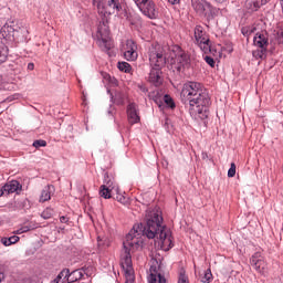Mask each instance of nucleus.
<instances>
[{
    "instance_id": "nucleus-29",
    "label": "nucleus",
    "mask_w": 283,
    "mask_h": 283,
    "mask_svg": "<svg viewBox=\"0 0 283 283\" xmlns=\"http://www.w3.org/2000/svg\"><path fill=\"white\" fill-rule=\"evenodd\" d=\"M117 67L119 72H125L126 74H129V72H132V65L127 62H118Z\"/></svg>"
},
{
    "instance_id": "nucleus-7",
    "label": "nucleus",
    "mask_w": 283,
    "mask_h": 283,
    "mask_svg": "<svg viewBox=\"0 0 283 283\" xmlns=\"http://www.w3.org/2000/svg\"><path fill=\"white\" fill-rule=\"evenodd\" d=\"M25 29H21V27L17 25L14 20H9L0 30V36L2 39H14V36H19V32H23Z\"/></svg>"
},
{
    "instance_id": "nucleus-36",
    "label": "nucleus",
    "mask_w": 283,
    "mask_h": 283,
    "mask_svg": "<svg viewBox=\"0 0 283 283\" xmlns=\"http://www.w3.org/2000/svg\"><path fill=\"white\" fill-rule=\"evenodd\" d=\"M20 229H22V232H23V233H28V231H33L34 226L28 224V226L21 227Z\"/></svg>"
},
{
    "instance_id": "nucleus-4",
    "label": "nucleus",
    "mask_w": 283,
    "mask_h": 283,
    "mask_svg": "<svg viewBox=\"0 0 283 283\" xmlns=\"http://www.w3.org/2000/svg\"><path fill=\"white\" fill-rule=\"evenodd\" d=\"M171 52L175 55V57H172V67L179 74L191 67V55L182 50L180 45H174Z\"/></svg>"
},
{
    "instance_id": "nucleus-38",
    "label": "nucleus",
    "mask_w": 283,
    "mask_h": 283,
    "mask_svg": "<svg viewBox=\"0 0 283 283\" xmlns=\"http://www.w3.org/2000/svg\"><path fill=\"white\" fill-rule=\"evenodd\" d=\"M158 280L156 279V274L150 273L148 276V283H156Z\"/></svg>"
},
{
    "instance_id": "nucleus-22",
    "label": "nucleus",
    "mask_w": 283,
    "mask_h": 283,
    "mask_svg": "<svg viewBox=\"0 0 283 283\" xmlns=\"http://www.w3.org/2000/svg\"><path fill=\"white\" fill-rule=\"evenodd\" d=\"M102 187H105L106 189H111L113 191H116L118 189L117 185L114 182V179L109 178V175L106 172L104 174V185Z\"/></svg>"
},
{
    "instance_id": "nucleus-28",
    "label": "nucleus",
    "mask_w": 283,
    "mask_h": 283,
    "mask_svg": "<svg viewBox=\"0 0 283 283\" xmlns=\"http://www.w3.org/2000/svg\"><path fill=\"white\" fill-rule=\"evenodd\" d=\"M8 61V48L3 42H0V64Z\"/></svg>"
},
{
    "instance_id": "nucleus-10",
    "label": "nucleus",
    "mask_w": 283,
    "mask_h": 283,
    "mask_svg": "<svg viewBox=\"0 0 283 283\" xmlns=\"http://www.w3.org/2000/svg\"><path fill=\"white\" fill-rule=\"evenodd\" d=\"M148 81L155 87H160L163 85V67L151 66Z\"/></svg>"
},
{
    "instance_id": "nucleus-54",
    "label": "nucleus",
    "mask_w": 283,
    "mask_h": 283,
    "mask_svg": "<svg viewBox=\"0 0 283 283\" xmlns=\"http://www.w3.org/2000/svg\"><path fill=\"white\" fill-rule=\"evenodd\" d=\"M217 1V3H224V1H227V0H216Z\"/></svg>"
},
{
    "instance_id": "nucleus-44",
    "label": "nucleus",
    "mask_w": 283,
    "mask_h": 283,
    "mask_svg": "<svg viewBox=\"0 0 283 283\" xmlns=\"http://www.w3.org/2000/svg\"><path fill=\"white\" fill-rule=\"evenodd\" d=\"M136 6H143V3H147V0H134Z\"/></svg>"
},
{
    "instance_id": "nucleus-43",
    "label": "nucleus",
    "mask_w": 283,
    "mask_h": 283,
    "mask_svg": "<svg viewBox=\"0 0 283 283\" xmlns=\"http://www.w3.org/2000/svg\"><path fill=\"white\" fill-rule=\"evenodd\" d=\"M158 283H167V279H165V276L163 274H158Z\"/></svg>"
},
{
    "instance_id": "nucleus-20",
    "label": "nucleus",
    "mask_w": 283,
    "mask_h": 283,
    "mask_svg": "<svg viewBox=\"0 0 283 283\" xmlns=\"http://www.w3.org/2000/svg\"><path fill=\"white\" fill-rule=\"evenodd\" d=\"M125 256L122 261V268L126 271V273L132 269V249H126Z\"/></svg>"
},
{
    "instance_id": "nucleus-50",
    "label": "nucleus",
    "mask_w": 283,
    "mask_h": 283,
    "mask_svg": "<svg viewBox=\"0 0 283 283\" xmlns=\"http://www.w3.org/2000/svg\"><path fill=\"white\" fill-rule=\"evenodd\" d=\"M15 233H17L18 235H21V233H23V230L20 228V229H18V230L15 231Z\"/></svg>"
},
{
    "instance_id": "nucleus-46",
    "label": "nucleus",
    "mask_w": 283,
    "mask_h": 283,
    "mask_svg": "<svg viewBox=\"0 0 283 283\" xmlns=\"http://www.w3.org/2000/svg\"><path fill=\"white\" fill-rule=\"evenodd\" d=\"M28 70H30V71L34 70V63H29L28 64Z\"/></svg>"
},
{
    "instance_id": "nucleus-27",
    "label": "nucleus",
    "mask_w": 283,
    "mask_h": 283,
    "mask_svg": "<svg viewBox=\"0 0 283 283\" xmlns=\"http://www.w3.org/2000/svg\"><path fill=\"white\" fill-rule=\"evenodd\" d=\"M19 240H21V239L17 235H12L9 238L4 237L1 239V244H3L4 247H11V244H17V242H19Z\"/></svg>"
},
{
    "instance_id": "nucleus-57",
    "label": "nucleus",
    "mask_w": 283,
    "mask_h": 283,
    "mask_svg": "<svg viewBox=\"0 0 283 283\" xmlns=\"http://www.w3.org/2000/svg\"><path fill=\"white\" fill-rule=\"evenodd\" d=\"M149 98H151V93L148 94Z\"/></svg>"
},
{
    "instance_id": "nucleus-1",
    "label": "nucleus",
    "mask_w": 283,
    "mask_h": 283,
    "mask_svg": "<svg viewBox=\"0 0 283 283\" xmlns=\"http://www.w3.org/2000/svg\"><path fill=\"white\" fill-rule=\"evenodd\" d=\"M137 235H146L148 240H154L159 235L161 249L164 251H169L174 247L171 241V235L167 231V227L163 226V214L159 212H150L146 219V223H138L134 226L133 230L126 234V240L123 242L124 250L130 249L136 251L140 247V240L136 238Z\"/></svg>"
},
{
    "instance_id": "nucleus-34",
    "label": "nucleus",
    "mask_w": 283,
    "mask_h": 283,
    "mask_svg": "<svg viewBox=\"0 0 283 283\" xmlns=\"http://www.w3.org/2000/svg\"><path fill=\"white\" fill-rule=\"evenodd\" d=\"M235 177V163H231L230 168L228 170V178Z\"/></svg>"
},
{
    "instance_id": "nucleus-42",
    "label": "nucleus",
    "mask_w": 283,
    "mask_h": 283,
    "mask_svg": "<svg viewBox=\"0 0 283 283\" xmlns=\"http://www.w3.org/2000/svg\"><path fill=\"white\" fill-rule=\"evenodd\" d=\"M60 222H62V224H67L70 222V219L65 216L60 217Z\"/></svg>"
},
{
    "instance_id": "nucleus-8",
    "label": "nucleus",
    "mask_w": 283,
    "mask_h": 283,
    "mask_svg": "<svg viewBox=\"0 0 283 283\" xmlns=\"http://www.w3.org/2000/svg\"><path fill=\"white\" fill-rule=\"evenodd\" d=\"M137 7H139L140 12H143V14L148 19H158V10L156 9V3L153 0L142 2V6Z\"/></svg>"
},
{
    "instance_id": "nucleus-47",
    "label": "nucleus",
    "mask_w": 283,
    "mask_h": 283,
    "mask_svg": "<svg viewBox=\"0 0 283 283\" xmlns=\"http://www.w3.org/2000/svg\"><path fill=\"white\" fill-rule=\"evenodd\" d=\"M77 271H81V273H85L87 275V268L78 269Z\"/></svg>"
},
{
    "instance_id": "nucleus-23",
    "label": "nucleus",
    "mask_w": 283,
    "mask_h": 283,
    "mask_svg": "<svg viewBox=\"0 0 283 283\" xmlns=\"http://www.w3.org/2000/svg\"><path fill=\"white\" fill-rule=\"evenodd\" d=\"M199 280L202 283L213 282V274L211 273V269H207L206 271L199 273Z\"/></svg>"
},
{
    "instance_id": "nucleus-53",
    "label": "nucleus",
    "mask_w": 283,
    "mask_h": 283,
    "mask_svg": "<svg viewBox=\"0 0 283 283\" xmlns=\"http://www.w3.org/2000/svg\"><path fill=\"white\" fill-rule=\"evenodd\" d=\"M3 193H6V190H3V187L0 189V198L1 196H3Z\"/></svg>"
},
{
    "instance_id": "nucleus-12",
    "label": "nucleus",
    "mask_w": 283,
    "mask_h": 283,
    "mask_svg": "<svg viewBox=\"0 0 283 283\" xmlns=\"http://www.w3.org/2000/svg\"><path fill=\"white\" fill-rule=\"evenodd\" d=\"M127 116L130 125H136V123H140V116H138V106L136 105V103L128 104Z\"/></svg>"
},
{
    "instance_id": "nucleus-55",
    "label": "nucleus",
    "mask_w": 283,
    "mask_h": 283,
    "mask_svg": "<svg viewBox=\"0 0 283 283\" xmlns=\"http://www.w3.org/2000/svg\"><path fill=\"white\" fill-rule=\"evenodd\" d=\"M108 114H109L111 116H113V115H114V111H108Z\"/></svg>"
},
{
    "instance_id": "nucleus-3",
    "label": "nucleus",
    "mask_w": 283,
    "mask_h": 283,
    "mask_svg": "<svg viewBox=\"0 0 283 283\" xmlns=\"http://www.w3.org/2000/svg\"><path fill=\"white\" fill-rule=\"evenodd\" d=\"M191 8L198 14V17H203L207 23H211L216 17L220 14V9L216 8L207 0H191Z\"/></svg>"
},
{
    "instance_id": "nucleus-49",
    "label": "nucleus",
    "mask_w": 283,
    "mask_h": 283,
    "mask_svg": "<svg viewBox=\"0 0 283 283\" xmlns=\"http://www.w3.org/2000/svg\"><path fill=\"white\" fill-rule=\"evenodd\" d=\"M241 32H242V34H243L244 36H247V34H249V31H247V29H242Z\"/></svg>"
},
{
    "instance_id": "nucleus-21",
    "label": "nucleus",
    "mask_w": 283,
    "mask_h": 283,
    "mask_svg": "<svg viewBox=\"0 0 283 283\" xmlns=\"http://www.w3.org/2000/svg\"><path fill=\"white\" fill-rule=\"evenodd\" d=\"M207 39V32H205V28L202 25L197 24L195 27V41L196 43Z\"/></svg>"
},
{
    "instance_id": "nucleus-13",
    "label": "nucleus",
    "mask_w": 283,
    "mask_h": 283,
    "mask_svg": "<svg viewBox=\"0 0 283 283\" xmlns=\"http://www.w3.org/2000/svg\"><path fill=\"white\" fill-rule=\"evenodd\" d=\"M253 44L255 48H262L269 50V36L266 35V32H258L255 33L253 38Z\"/></svg>"
},
{
    "instance_id": "nucleus-31",
    "label": "nucleus",
    "mask_w": 283,
    "mask_h": 283,
    "mask_svg": "<svg viewBox=\"0 0 283 283\" xmlns=\"http://www.w3.org/2000/svg\"><path fill=\"white\" fill-rule=\"evenodd\" d=\"M52 216H54V210L52 208H46L41 213V218H43V220H50V218H52Z\"/></svg>"
},
{
    "instance_id": "nucleus-18",
    "label": "nucleus",
    "mask_w": 283,
    "mask_h": 283,
    "mask_svg": "<svg viewBox=\"0 0 283 283\" xmlns=\"http://www.w3.org/2000/svg\"><path fill=\"white\" fill-rule=\"evenodd\" d=\"M83 272H81V270H74L72 272H70L69 269V273H66L64 275V277H66V282L67 283H74V282H78V280H83Z\"/></svg>"
},
{
    "instance_id": "nucleus-26",
    "label": "nucleus",
    "mask_w": 283,
    "mask_h": 283,
    "mask_svg": "<svg viewBox=\"0 0 283 283\" xmlns=\"http://www.w3.org/2000/svg\"><path fill=\"white\" fill-rule=\"evenodd\" d=\"M99 196L101 198H104L105 200H109V198H113L114 190H111L109 188H105V186L99 187Z\"/></svg>"
},
{
    "instance_id": "nucleus-24",
    "label": "nucleus",
    "mask_w": 283,
    "mask_h": 283,
    "mask_svg": "<svg viewBox=\"0 0 283 283\" xmlns=\"http://www.w3.org/2000/svg\"><path fill=\"white\" fill-rule=\"evenodd\" d=\"M113 199L117 200V202H120V205H127V197L120 192V188H116L113 192Z\"/></svg>"
},
{
    "instance_id": "nucleus-39",
    "label": "nucleus",
    "mask_w": 283,
    "mask_h": 283,
    "mask_svg": "<svg viewBox=\"0 0 283 283\" xmlns=\"http://www.w3.org/2000/svg\"><path fill=\"white\" fill-rule=\"evenodd\" d=\"M138 90L140 92H143V94H147V92H149V90L147 88V86L143 85V84H139L138 85Z\"/></svg>"
},
{
    "instance_id": "nucleus-45",
    "label": "nucleus",
    "mask_w": 283,
    "mask_h": 283,
    "mask_svg": "<svg viewBox=\"0 0 283 283\" xmlns=\"http://www.w3.org/2000/svg\"><path fill=\"white\" fill-rule=\"evenodd\" d=\"M168 3H171V6H176L180 3V0H168Z\"/></svg>"
},
{
    "instance_id": "nucleus-15",
    "label": "nucleus",
    "mask_w": 283,
    "mask_h": 283,
    "mask_svg": "<svg viewBox=\"0 0 283 283\" xmlns=\"http://www.w3.org/2000/svg\"><path fill=\"white\" fill-rule=\"evenodd\" d=\"M21 189H23V186H21L17 180H11L3 186V191L7 193V196H10V193H15V191H21Z\"/></svg>"
},
{
    "instance_id": "nucleus-33",
    "label": "nucleus",
    "mask_w": 283,
    "mask_h": 283,
    "mask_svg": "<svg viewBox=\"0 0 283 283\" xmlns=\"http://www.w3.org/2000/svg\"><path fill=\"white\" fill-rule=\"evenodd\" d=\"M33 147H35V149H39V147H48V142L43 139H36L33 142Z\"/></svg>"
},
{
    "instance_id": "nucleus-16",
    "label": "nucleus",
    "mask_w": 283,
    "mask_h": 283,
    "mask_svg": "<svg viewBox=\"0 0 283 283\" xmlns=\"http://www.w3.org/2000/svg\"><path fill=\"white\" fill-rule=\"evenodd\" d=\"M269 0H247V8L252 10V12H258L262 8V6H266Z\"/></svg>"
},
{
    "instance_id": "nucleus-56",
    "label": "nucleus",
    "mask_w": 283,
    "mask_h": 283,
    "mask_svg": "<svg viewBox=\"0 0 283 283\" xmlns=\"http://www.w3.org/2000/svg\"><path fill=\"white\" fill-rule=\"evenodd\" d=\"M150 271H154V272H156V268L154 269V268H150Z\"/></svg>"
},
{
    "instance_id": "nucleus-17",
    "label": "nucleus",
    "mask_w": 283,
    "mask_h": 283,
    "mask_svg": "<svg viewBox=\"0 0 283 283\" xmlns=\"http://www.w3.org/2000/svg\"><path fill=\"white\" fill-rule=\"evenodd\" d=\"M197 45L205 52V54H213V52H216V50L211 48V40H209V38L200 40L197 42Z\"/></svg>"
},
{
    "instance_id": "nucleus-58",
    "label": "nucleus",
    "mask_w": 283,
    "mask_h": 283,
    "mask_svg": "<svg viewBox=\"0 0 283 283\" xmlns=\"http://www.w3.org/2000/svg\"><path fill=\"white\" fill-rule=\"evenodd\" d=\"M155 103H158V99H157V98H155Z\"/></svg>"
},
{
    "instance_id": "nucleus-5",
    "label": "nucleus",
    "mask_w": 283,
    "mask_h": 283,
    "mask_svg": "<svg viewBox=\"0 0 283 283\" xmlns=\"http://www.w3.org/2000/svg\"><path fill=\"white\" fill-rule=\"evenodd\" d=\"M97 43L103 52H106L108 56H112L109 51L114 48L112 38H109V27L103 22L97 29Z\"/></svg>"
},
{
    "instance_id": "nucleus-40",
    "label": "nucleus",
    "mask_w": 283,
    "mask_h": 283,
    "mask_svg": "<svg viewBox=\"0 0 283 283\" xmlns=\"http://www.w3.org/2000/svg\"><path fill=\"white\" fill-rule=\"evenodd\" d=\"M118 2H120L119 0H108L107 2V8H112L113 6H116Z\"/></svg>"
},
{
    "instance_id": "nucleus-11",
    "label": "nucleus",
    "mask_w": 283,
    "mask_h": 283,
    "mask_svg": "<svg viewBox=\"0 0 283 283\" xmlns=\"http://www.w3.org/2000/svg\"><path fill=\"white\" fill-rule=\"evenodd\" d=\"M92 3L102 19H107V17L114 14V12L107 10V2L105 0H92Z\"/></svg>"
},
{
    "instance_id": "nucleus-32",
    "label": "nucleus",
    "mask_w": 283,
    "mask_h": 283,
    "mask_svg": "<svg viewBox=\"0 0 283 283\" xmlns=\"http://www.w3.org/2000/svg\"><path fill=\"white\" fill-rule=\"evenodd\" d=\"M275 40L279 45H283V25H281L279 31L276 32Z\"/></svg>"
},
{
    "instance_id": "nucleus-41",
    "label": "nucleus",
    "mask_w": 283,
    "mask_h": 283,
    "mask_svg": "<svg viewBox=\"0 0 283 283\" xmlns=\"http://www.w3.org/2000/svg\"><path fill=\"white\" fill-rule=\"evenodd\" d=\"M112 8L113 10H116V12H120V10H123V6H120V2H117Z\"/></svg>"
},
{
    "instance_id": "nucleus-6",
    "label": "nucleus",
    "mask_w": 283,
    "mask_h": 283,
    "mask_svg": "<svg viewBox=\"0 0 283 283\" xmlns=\"http://www.w3.org/2000/svg\"><path fill=\"white\" fill-rule=\"evenodd\" d=\"M167 50L168 46H160L157 44L155 49L149 52V62L154 67H165L167 65Z\"/></svg>"
},
{
    "instance_id": "nucleus-9",
    "label": "nucleus",
    "mask_w": 283,
    "mask_h": 283,
    "mask_svg": "<svg viewBox=\"0 0 283 283\" xmlns=\"http://www.w3.org/2000/svg\"><path fill=\"white\" fill-rule=\"evenodd\" d=\"M250 264L258 271V273L263 274L264 271H266V261L264 260L262 252H255L250 259Z\"/></svg>"
},
{
    "instance_id": "nucleus-14",
    "label": "nucleus",
    "mask_w": 283,
    "mask_h": 283,
    "mask_svg": "<svg viewBox=\"0 0 283 283\" xmlns=\"http://www.w3.org/2000/svg\"><path fill=\"white\" fill-rule=\"evenodd\" d=\"M137 46L134 41H127V51L124 53L126 61H136L138 53L136 52Z\"/></svg>"
},
{
    "instance_id": "nucleus-25",
    "label": "nucleus",
    "mask_w": 283,
    "mask_h": 283,
    "mask_svg": "<svg viewBox=\"0 0 283 283\" xmlns=\"http://www.w3.org/2000/svg\"><path fill=\"white\" fill-rule=\"evenodd\" d=\"M269 52V49H262V48H259L256 50H254L252 52V56L256 60H261V61H264V59H266V54Z\"/></svg>"
},
{
    "instance_id": "nucleus-51",
    "label": "nucleus",
    "mask_w": 283,
    "mask_h": 283,
    "mask_svg": "<svg viewBox=\"0 0 283 283\" xmlns=\"http://www.w3.org/2000/svg\"><path fill=\"white\" fill-rule=\"evenodd\" d=\"M6 277V274H3L2 272H0V283L2 282V280Z\"/></svg>"
},
{
    "instance_id": "nucleus-35",
    "label": "nucleus",
    "mask_w": 283,
    "mask_h": 283,
    "mask_svg": "<svg viewBox=\"0 0 283 283\" xmlns=\"http://www.w3.org/2000/svg\"><path fill=\"white\" fill-rule=\"evenodd\" d=\"M205 61L208 65H210V67H216V60H213V57L206 55Z\"/></svg>"
},
{
    "instance_id": "nucleus-30",
    "label": "nucleus",
    "mask_w": 283,
    "mask_h": 283,
    "mask_svg": "<svg viewBox=\"0 0 283 283\" xmlns=\"http://www.w3.org/2000/svg\"><path fill=\"white\" fill-rule=\"evenodd\" d=\"M164 103H166L167 107H170V109L176 108V102H174V98H171L169 94L164 95Z\"/></svg>"
},
{
    "instance_id": "nucleus-19",
    "label": "nucleus",
    "mask_w": 283,
    "mask_h": 283,
    "mask_svg": "<svg viewBox=\"0 0 283 283\" xmlns=\"http://www.w3.org/2000/svg\"><path fill=\"white\" fill-rule=\"evenodd\" d=\"M52 192H54V186L48 185L43 188L40 197V202H48V200H51Z\"/></svg>"
},
{
    "instance_id": "nucleus-37",
    "label": "nucleus",
    "mask_w": 283,
    "mask_h": 283,
    "mask_svg": "<svg viewBox=\"0 0 283 283\" xmlns=\"http://www.w3.org/2000/svg\"><path fill=\"white\" fill-rule=\"evenodd\" d=\"M115 103L117 105H124L125 101L123 99V95H116Z\"/></svg>"
},
{
    "instance_id": "nucleus-48",
    "label": "nucleus",
    "mask_w": 283,
    "mask_h": 283,
    "mask_svg": "<svg viewBox=\"0 0 283 283\" xmlns=\"http://www.w3.org/2000/svg\"><path fill=\"white\" fill-rule=\"evenodd\" d=\"M207 158H209V155L207 153H202V159L207 160Z\"/></svg>"
},
{
    "instance_id": "nucleus-52",
    "label": "nucleus",
    "mask_w": 283,
    "mask_h": 283,
    "mask_svg": "<svg viewBox=\"0 0 283 283\" xmlns=\"http://www.w3.org/2000/svg\"><path fill=\"white\" fill-rule=\"evenodd\" d=\"M178 283H187V279L181 277Z\"/></svg>"
},
{
    "instance_id": "nucleus-2",
    "label": "nucleus",
    "mask_w": 283,
    "mask_h": 283,
    "mask_svg": "<svg viewBox=\"0 0 283 283\" xmlns=\"http://www.w3.org/2000/svg\"><path fill=\"white\" fill-rule=\"evenodd\" d=\"M181 103L189 109L190 116H197L201 120L209 118L211 97L201 83L187 82L180 93Z\"/></svg>"
}]
</instances>
